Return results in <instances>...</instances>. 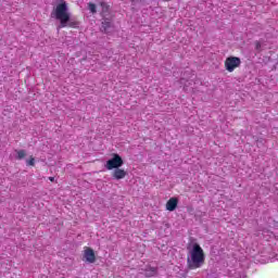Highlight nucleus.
Returning <instances> with one entry per match:
<instances>
[{
  "label": "nucleus",
  "instance_id": "nucleus-15",
  "mask_svg": "<svg viewBox=\"0 0 278 278\" xmlns=\"http://www.w3.org/2000/svg\"><path fill=\"white\" fill-rule=\"evenodd\" d=\"M49 180L50 181H55V178L54 177H49Z\"/></svg>",
  "mask_w": 278,
  "mask_h": 278
},
{
  "label": "nucleus",
  "instance_id": "nucleus-12",
  "mask_svg": "<svg viewBox=\"0 0 278 278\" xmlns=\"http://www.w3.org/2000/svg\"><path fill=\"white\" fill-rule=\"evenodd\" d=\"M26 164H27V166H35L36 159H34V156H30V159L26 161Z\"/></svg>",
  "mask_w": 278,
  "mask_h": 278
},
{
  "label": "nucleus",
  "instance_id": "nucleus-14",
  "mask_svg": "<svg viewBox=\"0 0 278 278\" xmlns=\"http://www.w3.org/2000/svg\"><path fill=\"white\" fill-rule=\"evenodd\" d=\"M177 203H179V200L176 198L175 199V207H177Z\"/></svg>",
  "mask_w": 278,
  "mask_h": 278
},
{
  "label": "nucleus",
  "instance_id": "nucleus-11",
  "mask_svg": "<svg viewBox=\"0 0 278 278\" xmlns=\"http://www.w3.org/2000/svg\"><path fill=\"white\" fill-rule=\"evenodd\" d=\"M88 10L91 12V14H97V4L89 2Z\"/></svg>",
  "mask_w": 278,
  "mask_h": 278
},
{
  "label": "nucleus",
  "instance_id": "nucleus-1",
  "mask_svg": "<svg viewBox=\"0 0 278 278\" xmlns=\"http://www.w3.org/2000/svg\"><path fill=\"white\" fill-rule=\"evenodd\" d=\"M51 18L59 21L56 29H64V27H72L77 29L79 22L75 17H71V10L68 9V2L66 0H55V4L51 12Z\"/></svg>",
  "mask_w": 278,
  "mask_h": 278
},
{
  "label": "nucleus",
  "instance_id": "nucleus-7",
  "mask_svg": "<svg viewBox=\"0 0 278 278\" xmlns=\"http://www.w3.org/2000/svg\"><path fill=\"white\" fill-rule=\"evenodd\" d=\"M112 177L113 179H125V177H127V173L125 172V169L117 167L116 169L113 170L112 173Z\"/></svg>",
  "mask_w": 278,
  "mask_h": 278
},
{
  "label": "nucleus",
  "instance_id": "nucleus-2",
  "mask_svg": "<svg viewBox=\"0 0 278 278\" xmlns=\"http://www.w3.org/2000/svg\"><path fill=\"white\" fill-rule=\"evenodd\" d=\"M190 256L187 258V266L190 270H197L205 264V252L199 243H194L189 251Z\"/></svg>",
  "mask_w": 278,
  "mask_h": 278
},
{
  "label": "nucleus",
  "instance_id": "nucleus-3",
  "mask_svg": "<svg viewBox=\"0 0 278 278\" xmlns=\"http://www.w3.org/2000/svg\"><path fill=\"white\" fill-rule=\"evenodd\" d=\"M125 162L123 161V157L121 155L113 153L112 157L106 161L105 168L106 170H115L116 168H121Z\"/></svg>",
  "mask_w": 278,
  "mask_h": 278
},
{
  "label": "nucleus",
  "instance_id": "nucleus-10",
  "mask_svg": "<svg viewBox=\"0 0 278 278\" xmlns=\"http://www.w3.org/2000/svg\"><path fill=\"white\" fill-rule=\"evenodd\" d=\"M166 210L169 212H174L175 210V198H170L169 201L166 204Z\"/></svg>",
  "mask_w": 278,
  "mask_h": 278
},
{
  "label": "nucleus",
  "instance_id": "nucleus-8",
  "mask_svg": "<svg viewBox=\"0 0 278 278\" xmlns=\"http://www.w3.org/2000/svg\"><path fill=\"white\" fill-rule=\"evenodd\" d=\"M157 273V269L155 267H151L149 266L146 270H144V275L146 277H155Z\"/></svg>",
  "mask_w": 278,
  "mask_h": 278
},
{
  "label": "nucleus",
  "instance_id": "nucleus-9",
  "mask_svg": "<svg viewBox=\"0 0 278 278\" xmlns=\"http://www.w3.org/2000/svg\"><path fill=\"white\" fill-rule=\"evenodd\" d=\"M16 153V160H24L27 155V152L25 150H15Z\"/></svg>",
  "mask_w": 278,
  "mask_h": 278
},
{
  "label": "nucleus",
  "instance_id": "nucleus-6",
  "mask_svg": "<svg viewBox=\"0 0 278 278\" xmlns=\"http://www.w3.org/2000/svg\"><path fill=\"white\" fill-rule=\"evenodd\" d=\"M84 260L88 262V264H94L97 262V256H94V251L90 248H87L84 251Z\"/></svg>",
  "mask_w": 278,
  "mask_h": 278
},
{
  "label": "nucleus",
  "instance_id": "nucleus-13",
  "mask_svg": "<svg viewBox=\"0 0 278 278\" xmlns=\"http://www.w3.org/2000/svg\"><path fill=\"white\" fill-rule=\"evenodd\" d=\"M254 46H255L256 51H261V49H262V42L255 41V42H254Z\"/></svg>",
  "mask_w": 278,
  "mask_h": 278
},
{
  "label": "nucleus",
  "instance_id": "nucleus-4",
  "mask_svg": "<svg viewBox=\"0 0 278 278\" xmlns=\"http://www.w3.org/2000/svg\"><path fill=\"white\" fill-rule=\"evenodd\" d=\"M241 64H242V60H240V58L238 56H228L224 62L225 70L228 73H233L236 68H240Z\"/></svg>",
  "mask_w": 278,
  "mask_h": 278
},
{
  "label": "nucleus",
  "instance_id": "nucleus-5",
  "mask_svg": "<svg viewBox=\"0 0 278 278\" xmlns=\"http://www.w3.org/2000/svg\"><path fill=\"white\" fill-rule=\"evenodd\" d=\"M100 5L102 8L101 16L104 18V22L102 23V25L105 30L111 25L110 22H106V21H110V18L108 17V16H110V5H108V3H105V2H101Z\"/></svg>",
  "mask_w": 278,
  "mask_h": 278
}]
</instances>
